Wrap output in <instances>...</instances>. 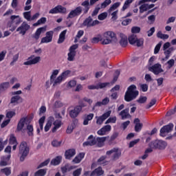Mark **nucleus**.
I'll list each match as a JSON object with an SVG mask.
<instances>
[{
    "label": "nucleus",
    "mask_w": 176,
    "mask_h": 176,
    "mask_svg": "<svg viewBox=\"0 0 176 176\" xmlns=\"http://www.w3.org/2000/svg\"><path fill=\"white\" fill-rule=\"evenodd\" d=\"M96 138H94V135H90L88 138L87 141L85 142L82 145L83 146H93L96 145Z\"/></svg>",
    "instance_id": "aec40b11"
},
{
    "label": "nucleus",
    "mask_w": 176,
    "mask_h": 176,
    "mask_svg": "<svg viewBox=\"0 0 176 176\" xmlns=\"http://www.w3.org/2000/svg\"><path fill=\"white\" fill-rule=\"evenodd\" d=\"M26 120H27V118H21L20 120V121L19 122V123L17 124L16 131H21L23 133L25 132V129H24V126L25 124Z\"/></svg>",
    "instance_id": "393cba45"
},
{
    "label": "nucleus",
    "mask_w": 176,
    "mask_h": 176,
    "mask_svg": "<svg viewBox=\"0 0 176 176\" xmlns=\"http://www.w3.org/2000/svg\"><path fill=\"white\" fill-rule=\"evenodd\" d=\"M46 23V17H42L37 21L36 23H34V27H38V25H41V24H45Z\"/></svg>",
    "instance_id": "49530a36"
},
{
    "label": "nucleus",
    "mask_w": 176,
    "mask_h": 176,
    "mask_svg": "<svg viewBox=\"0 0 176 176\" xmlns=\"http://www.w3.org/2000/svg\"><path fill=\"white\" fill-rule=\"evenodd\" d=\"M54 34V32L52 30L47 32L45 34V36L41 38V43H50V42L53 41Z\"/></svg>",
    "instance_id": "6ab92c4d"
},
{
    "label": "nucleus",
    "mask_w": 176,
    "mask_h": 176,
    "mask_svg": "<svg viewBox=\"0 0 176 176\" xmlns=\"http://www.w3.org/2000/svg\"><path fill=\"white\" fill-rule=\"evenodd\" d=\"M60 70L55 69L52 72V74L50 76V82L54 85V80H56V76L58 75Z\"/></svg>",
    "instance_id": "ea45409f"
},
{
    "label": "nucleus",
    "mask_w": 176,
    "mask_h": 176,
    "mask_svg": "<svg viewBox=\"0 0 176 176\" xmlns=\"http://www.w3.org/2000/svg\"><path fill=\"white\" fill-rule=\"evenodd\" d=\"M129 112V109H125L119 113V116H121L122 120H124L126 119H130V118H131V115H130Z\"/></svg>",
    "instance_id": "a878e982"
},
{
    "label": "nucleus",
    "mask_w": 176,
    "mask_h": 176,
    "mask_svg": "<svg viewBox=\"0 0 176 176\" xmlns=\"http://www.w3.org/2000/svg\"><path fill=\"white\" fill-rule=\"evenodd\" d=\"M107 86H109V82H99L98 84V89H104Z\"/></svg>",
    "instance_id": "0e129e2a"
},
{
    "label": "nucleus",
    "mask_w": 176,
    "mask_h": 176,
    "mask_svg": "<svg viewBox=\"0 0 176 176\" xmlns=\"http://www.w3.org/2000/svg\"><path fill=\"white\" fill-rule=\"evenodd\" d=\"M1 173H2V174H5L6 176H8L12 174V169H10V168H5L1 170Z\"/></svg>",
    "instance_id": "3c124183"
},
{
    "label": "nucleus",
    "mask_w": 176,
    "mask_h": 176,
    "mask_svg": "<svg viewBox=\"0 0 176 176\" xmlns=\"http://www.w3.org/2000/svg\"><path fill=\"white\" fill-rule=\"evenodd\" d=\"M19 153L21 155L20 157V161L24 162L25 157L28 156V153H30V148L27 145V142H22L19 146Z\"/></svg>",
    "instance_id": "39448f33"
},
{
    "label": "nucleus",
    "mask_w": 176,
    "mask_h": 176,
    "mask_svg": "<svg viewBox=\"0 0 176 176\" xmlns=\"http://www.w3.org/2000/svg\"><path fill=\"white\" fill-rule=\"evenodd\" d=\"M137 35L135 34H131L129 36L128 41L131 45H135V42H137Z\"/></svg>",
    "instance_id": "79ce46f5"
},
{
    "label": "nucleus",
    "mask_w": 176,
    "mask_h": 176,
    "mask_svg": "<svg viewBox=\"0 0 176 176\" xmlns=\"http://www.w3.org/2000/svg\"><path fill=\"white\" fill-rule=\"evenodd\" d=\"M162 47V42H160L154 49V54H157L160 52V48Z\"/></svg>",
    "instance_id": "052dcab7"
},
{
    "label": "nucleus",
    "mask_w": 176,
    "mask_h": 176,
    "mask_svg": "<svg viewBox=\"0 0 176 176\" xmlns=\"http://www.w3.org/2000/svg\"><path fill=\"white\" fill-rule=\"evenodd\" d=\"M135 43L138 47L142 46V45H144V38H137Z\"/></svg>",
    "instance_id": "680f3d73"
},
{
    "label": "nucleus",
    "mask_w": 176,
    "mask_h": 176,
    "mask_svg": "<svg viewBox=\"0 0 176 176\" xmlns=\"http://www.w3.org/2000/svg\"><path fill=\"white\" fill-rule=\"evenodd\" d=\"M96 2H97L96 0H90V1H89V0H85L81 3V6H84L85 8L83 10L84 14H86L87 12H89L90 10V6H93Z\"/></svg>",
    "instance_id": "a211bd4d"
},
{
    "label": "nucleus",
    "mask_w": 176,
    "mask_h": 176,
    "mask_svg": "<svg viewBox=\"0 0 176 176\" xmlns=\"http://www.w3.org/2000/svg\"><path fill=\"white\" fill-rule=\"evenodd\" d=\"M10 87V82H5L0 84V91H5V90H8Z\"/></svg>",
    "instance_id": "58836bf2"
},
{
    "label": "nucleus",
    "mask_w": 176,
    "mask_h": 176,
    "mask_svg": "<svg viewBox=\"0 0 176 176\" xmlns=\"http://www.w3.org/2000/svg\"><path fill=\"white\" fill-rule=\"evenodd\" d=\"M112 130L111 125H105L97 131L98 135H105L107 133H109Z\"/></svg>",
    "instance_id": "4be33fe9"
},
{
    "label": "nucleus",
    "mask_w": 176,
    "mask_h": 176,
    "mask_svg": "<svg viewBox=\"0 0 176 176\" xmlns=\"http://www.w3.org/2000/svg\"><path fill=\"white\" fill-rule=\"evenodd\" d=\"M74 168H75V166L66 164L61 168V171L63 174H65V173H68V171H71V170H74Z\"/></svg>",
    "instance_id": "4c0bfd02"
},
{
    "label": "nucleus",
    "mask_w": 176,
    "mask_h": 176,
    "mask_svg": "<svg viewBox=\"0 0 176 176\" xmlns=\"http://www.w3.org/2000/svg\"><path fill=\"white\" fill-rule=\"evenodd\" d=\"M85 157V153H80L75 158L72 160L73 163L78 164L82 162V159Z\"/></svg>",
    "instance_id": "473e14b6"
},
{
    "label": "nucleus",
    "mask_w": 176,
    "mask_h": 176,
    "mask_svg": "<svg viewBox=\"0 0 176 176\" xmlns=\"http://www.w3.org/2000/svg\"><path fill=\"white\" fill-rule=\"evenodd\" d=\"M111 113L112 111L111 110L107 111L106 113H103L102 116L96 118V124H99L100 126L104 123L106 119H108L109 117L111 116Z\"/></svg>",
    "instance_id": "2eb2a0df"
},
{
    "label": "nucleus",
    "mask_w": 176,
    "mask_h": 176,
    "mask_svg": "<svg viewBox=\"0 0 176 176\" xmlns=\"http://www.w3.org/2000/svg\"><path fill=\"white\" fill-rule=\"evenodd\" d=\"M100 42H102V45H109V43H112V42H118L116 34L112 31L104 32L100 38Z\"/></svg>",
    "instance_id": "f03ea898"
},
{
    "label": "nucleus",
    "mask_w": 176,
    "mask_h": 176,
    "mask_svg": "<svg viewBox=\"0 0 176 176\" xmlns=\"http://www.w3.org/2000/svg\"><path fill=\"white\" fill-rule=\"evenodd\" d=\"M54 116L56 120L53 122L54 126L52 129V133H56V131H57V130L61 127L62 124L61 119H63V117L61 115H60L59 113H55Z\"/></svg>",
    "instance_id": "1a4fd4ad"
},
{
    "label": "nucleus",
    "mask_w": 176,
    "mask_h": 176,
    "mask_svg": "<svg viewBox=\"0 0 176 176\" xmlns=\"http://www.w3.org/2000/svg\"><path fill=\"white\" fill-rule=\"evenodd\" d=\"M173 50H175L174 47H171L168 48L167 50L164 51V54L165 57L161 59V62L162 63H166V61H167V60H168V58L171 57V54L173 53Z\"/></svg>",
    "instance_id": "412c9836"
},
{
    "label": "nucleus",
    "mask_w": 176,
    "mask_h": 176,
    "mask_svg": "<svg viewBox=\"0 0 176 176\" xmlns=\"http://www.w3.org/2000/svg\"><path fill=\"white\" fill-rule=\"evenodd\" d=\"M15 144H17V140L14 137V135H11L10 137V144L14 145Z\"/></svg>",
    "instance_id": "13d9d810"
},
{
    "label": "nucleus",
    "mask_w": 176,
    "mask_h": 176,
    "mask_svg": "<svg viewBox=\"0 0 176 176\" xmlns=\"http://www.w3.org/2000/svg\"><path fill=\"white\" fill-rule=\"evenodd\" d=\"M14 115H16V112L13 111H10L6 113V118H8V119H12V118H13Z\"/></svg>",
    "instance_id": "69168bd1"
},
{
    "label": "nucleus",
    "mask_w": 176,
    "mask_h": 176,
    "mask_svg": "<svg viewBox=\"0 0 176 176\" xmlns=\"http://www.w3.org/2000/svg\"><path fill=\"white\" fill-rule=\"evenodd\" d=\"M111 3H112L111 0H104V1L101 3L100 8L101 9H105V8H107V6H109V5H111Z\"/></svg>",
    "instance_id": "8fccbe9b"
},
{
    "label": "nucleus",
    "mask_w": 176,
    "mask_h": 176,
    "mask_svg": "<svg viewBox=\"0 0 176 176\" xmlns=\"http://www.w3.org/2000/svg\"><path fill=\"white\" fill-rule=\"evenodd\" d=\"M41 62V56H35L32 55L28 58V60L23 63V65H35Z\"/></svg>",
    "instance_id": "ddd939ff"
},
{
    "label": "nucleus",
    "mask_w": 176,
    "mask_h": 176,
    "mask_svg": "<svg viewBox=\"0 0 176 176\" xmlns=\"http://www.w3.org/2000/svg\"><path fill=\"white\" fill-rule=\"evenodd\" d=\"M102 174H104V170H102V168L98 167L91 172L90 176H100L102 175Z\"/></svg>",
    "instance_id": "72a5a7b5"
},
{
    "label": "nucleus",
    "mask_w": 176,
    "mask_h": 176,
    "mask_svg": "<svg viewBox=\"0 0 176 176\" xmlns=\"http://www.w3.org/2000/svg\"><path fill=\"white\" fill-rule=\"evenodd\" d=\"M139 9H140V13H144V12H146V10H148V4L147 3L142 4Z\"/></svg>",
    "instance_id": "5fc2aeb1"
},
{
    "label": "nucleus",
    "mask_w": 176,
    "mask_h": 176,
    "mask_svg": "<svg viewBox=\"0 0 176 176\" xmlns=\"http://www.w3.org/2000/svg\"><path fill=\"white\" fill-rule=\"evenodd\" d=\"M107 156H111V155H113L111 156V160L113 162H116V160H119V158L122 156V149L115 147L112 149L107 151L106 152Z\"/></svg>",
    "instance_id": "20e7f679"
},
{
    "label": "nucleus",
    "mask_w": 176,
    "mask_h": 176,
    "mask_svg": "<svg viewBox=\"0 0 176 176\" xmlns=\"http://www.w3.org/2000/svg\"><path fill=\"white\" fill-rule=\"evenodd\" d=\"M141 31V28L138 26H133L131 28V32L132 34H138Z\"/></svg>",
    "instance_id": "bf43d9fd"
},
{
    "label": "nucleus",
    "mask_w": 176,
    "mask_h": 176,
    "mask_svg": "<svg viewBox=\"0 0 176 176\" xmlns=\"http://www.w3.org/2000/svg\"><path fill=\"white\" fill-rule=\"evenodd\" d=\"M82 8L81 6H78L74 10L70 11L68 14L67 19H74V17H78V16H80L82 14Z\"/></svg>",
    "instance_id": "4468645a"
},
{
    "label": "nucleus",
    "mask_w": 176,
    "mask_h": 176,
    "mask_svg": "<svg viewBox=\"0 0 176 176\" xmlns=\"http://www.w3.org/2000/svg\"><path fill=\"white\" fill-rule=\"evenodd\" d=\"M69 75H71V70H66L63 72L56 78L54 82V86H58V85H61V82H63V80H65Z\"/></svg>",
    "instance_id": "0eeeda50"
},
{
    "label": "nucleus",
    "mask_w": 176,
    "mask_h": 176,
    "mask_svg": "<svg viewBox=\"0 0 176 176\" xmlns=\"http://www.w3.org/2000/svg\"><path fill=\"white\" fill-rule=\"evenodd\" d=\"M53 122H54V117L50 116L49 118L48 122H47V124L44 128L45 133H47V131L49 130H50V128L52 127V124Z\"/></svg>",
    "instance_id": "2f4dec72"
},
{
    "label": "nucleus",
    "mask_w": 176,
    "mask_h": 176,
    "mask_svg": "<svg viewBox=\"0 0 176 176\" xmlns=\"http://www.w3.org/2000/svg\"><path fill=\"white\" fill-rule=\"evenodd\" d=\"M107 17H108V12H102L98 16V20H100L101 21H102V20H105Z\"/></svg>",
    "instance_id": "864d4df0"
},
{
    "label": "nucleus",
    "mask_w": 176,
    "mask_h": 176,
    "mask_svg": "<svg viewBox=\"0 0 176 176\" xmlns=\"http://www.w3.org/2000/svg\"><path fill=\"white\" fill-rule=\"evenodd\" d=\"M120 45H121L122 47H126L128 43L127 36L124 35L122 33H120Z\"/></svg>",
    "instance_id": "c85d7f7f"
},
{
    "label": "nucleus",
    "mask_w": 176,
    "mask_h": 176,
    "mask_svg": "<svg viewBox=\"0 0 176 176\" xmlns=\"http://www.w3.org/2000/svg\"><path fill=\"white\" fill-rule=\"evenodd\" d=\"M63 105L64 104H63V102H61V101L60 100H56L54 103V108H61V107H63Z\"/></svg>",
    "instance_id": "338daca9"
},
{
    "label": "nucleus",
    "mask_w": 176,
    "mask_h": 176,
    "mask_svg": "<svg viewBox=\"0 0 176 176\" xmlns=\"http://www.w3.org/2000/svg\"><path fill=\"white\" fill-rule=\"evenodd\" d=\"M157 36L160 38V39H168L169 38L168 34H164L162 32V31H159L157 33Z\"/></svg>",
    "instance_id": "09e8293b"
},
{
    "label": "nucleus",
    "mask_w": 176,
    "mask_h": 176,
    "mask_svg": "<svg viewBox=\"0 0 176 176\" xmlns=\"http://www.w3.org/2000/svg\"><path fill=\"white\" fill-rule=\"evenodd\" d=\"M62 159H63V157L57 156L56 157L52 160L50 164H52V166H58V164L61 163Z\"/></svg>",
    "instance_id": "e433bc0d"
},
{
    "label": "nucleus",
    "mask_w": 176,
    "mask_h": 176,
    "mask_svg": "<svg viewBox=\"0 0 176 176\" xmlns=\"http://www.w3.org/2000/svg\"><path fill=\"white\" fill-rule=\"evenodd\" d=\"M98 24H100L98 20L93 21V18H91V16H89L85 19L82 23L83 27H87V28H91V27L98 25Z\"/></svg>",
    "instance_id": "9d476101"
},
{
    "label": "nucleus",
    "mask_w": 176,
    "mask_h": 176,
    "mask_svg": "<svg viewBox=\"0 0 176 176\" xmlns=\"http://www.w3.org/2000/svg\"><path fill=\"white\" fill-rule=\"evenodd\" d=\"M105 159H107L106 155H103V156L100 157L98 160V163H99V164H107V163H108V162H106Z\"/></svg>",
    "instance_id": "6e6d98bb"
},
{
    "label": "nucleus",
    "mask_w": 176,
    "mask_h": 176,
    "mask_svg": "<svg viewBox=\"0 0 176 176\" xmlns=\"http://www.w3.org/2000/svg\"><path fill=\"white\" fill-rule=\"evenodd\" d=\"M156 101L157 100L155 98L151 100V101L149 102V104L146 106V109H149V108H152V107H153V105H155V104H156Z\"/></svg>",
    "instance_id": "e2e57ef3"
},
{
    "label": "nucleus",
    "mask_w": 176,
    "mask_h": 176,
    "mask_svg": "<svg viewBox=\"0 0 176 176\" xmlns=\"http://www.w3.org/2000/svg\"><path fill=\"white\" fill-rule=\"evenodd\" d=\"M134 1L135 0H126L122 8V12H124L126 9H129V8H130V5H131V3L134 2Z\"/></svg>",
    "instance_id": "a19ab883"
},
{
    "label": "nucleus",
    "mask_w": 176,
    "mask_h": 176,
    "mask_svg": "<svg viewBox=\"0 0 176 176\" xmlns=\"http://www.w3.org/2000/svg\"><path fill=\"white\" fill-rule=\"evenodd\" d=\"M23 16L27 21H32L31 11L25 12L23 13Z\"/></svg>",
    "instance_id": "de8ad7c7"
},
{
    "label": "nucleus",
    "mask_w": 176,
    "mask_h": 176,
    "mask_svg": "<svg viewBox=\"0 0 176 176\" xmlns=\"http://www.w3.org/2000/svg\"><path fill=\"white\" fill-rule=\"evenodd\" d=\"M10 154H9L7 157H2L0 166H8L9 164V160H10Z\"/></svg>",
    "instance_id": "c9c22d12"
},
{
    "label": "nucleus",
    "mask_w": 176,
    "mask_h": 176,
    "mask_svg": "<svg viewBox=\"0 0 176 176\" xmlns=\"http://www.w3.org/2000/svg\"><path fill=\"white\" fill-rule=\"evenodd\" d=\"M30 26L26 21H23L21 25L16 29V32L22 35H25V33L30 30Z\"/></svg>",
    "instance_id": "f3484780"
},
{
    "label": "nucleus",
    "mask_w": 176,
    "mask_h": 176,
    "mask_svg": "<svg viewBox=\"0 0 176 176\" xmlns=\"http://www.w3.org/2000/svg\"><path fill=\"white\" fill-rule=\"evenodd\" d=\"M74 155H76V151L74 148L67 150L65 153V159H71Z\"/></svg>",
    "instance_id": "7c9ffc66"
},
{
    "label": "nucleus",
    "mask_w": 176,
    "mask_h": 176,
    "mask_svg": "<svg viewBox=\"0 0 176 176\" xmlns=\"http://www.w3.org/2000/svg\"><path fill=\"white\" fill-rule=\"evenodd\" d=\"M50 14H57L60 13L62 14H65L67 13V8L61 5H58L55 8L51 9L49 11Z\"/></svg>",
    "instance_id": "9b49d317"
},
{
    "label": "nucleus",
    "mask_w": 176,
    "mask_h": 176,
    "mask_svg": "<svg viewBox=\"0 0 176 176\" xmlns=\"http://www.w3.org/2000/svg\"><path fill=\"white\" fill-rule=\"evenodd\" d=\"M138 94H140V92L137 90V86L131 85L125 93L124 100L126 102H130V101L135 100L138 97Z\"/></svg>",
    "instance_id": "f257e3e1"
},
{
    "label": "nucleus",
    "mask_w": 176,
    "mask_h": 176,
    "mask_svg": "<svg viewBox=\"0 0 176 176\" xmlns=\"http://www.w3.org/2000/svg\"><path fill=\"white\" fill-rule=\"evenodd\" d=\"M173 129H174V124L172 123L164 126L160 129L161 137H166L168 133H171V131H173Z\"/></svg>",
    "instance_id": "f8f14e48"
},
{
    "label": "nucleus",
    "mask_w": 176,
    "mask_h": 176,
    "mask_svg": "<svg viewBox=\"0 0 176 176\" xmlns=\"http://www.w3.org/2000/svg\"><path fill=\"white\" fill-rule=\"evenodd\" d=\"M96 141L97 146L101 148L103 145H104L105 141H107V137H98L96 138Z\"/></svg>",
    "instance_id": "c756f323"
},
{
    "label": "nucleus",
    "mask_w": 176,
    "mask_h": 176,
    "mask_svg": "<svg viewBox=\"0 0 176 176\" xmlns=\"http://www.w3.org/2000/svg\"><path fill=\"white\" fill-rule=\"evenodd\" d=\"M116 120H117L116 116L110 117L105 122V124H108L109 123H116Z\"/></svg>",
    "instance_id": "4d7b16f0"
},
{
    "label": "nucleus",
    "mask_w": 176,
    "mask_h": 176,
    "mask_svg": "<svg viewBox=\"0 0 176 176\" xmlns=\"http://www.w3.org/2000/svg\"><path fill=\"white\" fill-rule=\"evenodd\" d=\"M20 102H23V98L19 95L14 96L10 99V104L13 105H18Z\"/></svg>",
    "instance_id": "bb28decb"
},
{
    "label": "nucleus",
    "mask_w": 176,
    "mask_h": 176,
    "mask_svg": "<svg viewBox=\"0 0 176 176\" xmlns=\"http://www.w3.org/2000/svg\"><path fill=\"white\" fill-rule=\"evenodd\" d=\"M119 6H120V2H116L108 10V13L109 16H111V20L113 21L118 20V13L119 11L118 10H116V9H118Z\"/></svg>",
    "instance_id": "423d86ee"
},
{
    "label": "nucleus",
    "mask_w": 176,
    "mask_h": 176,
    "mask_svg": "<svg viewBox=\"0 0 176 176\" xmlns=\"http://www.w3.org/2000/svg\"><path fill=\"white\" fill-rule=\"evenodd\" d=\"M46 175L45 169H40L34 173V176H44Z\"/></svg>",
    "instance_id": "603ef678"
},
{
    "label": "nucleus",
    "mask_w": 176,
    "mask_h": 176,
    "mask_svg": "<svg viewBox=\"0 0 176 176\" xmlns=\"http://www.w3.org/2000/svg\"><path fill=\"white\" fill-rule=\"evenodd\" d=\"M67 60L68 61H74L75 59V56H76V52H70L67 54Z\"/></svg>",
    "instance_id": "a18cd8bd"
},
{
    "label": "nucleus",
    "mask_w": 176,
    "mask_h": 176,
    "mask_svg": "<svg viewBox=\"0 0 176 176\" xmlns=\"http://www.w3.org/2000/svg\"><path fill=\"white\" fill-rule=\"evenodd\" d=\"M150 148H155V149H165L167 146V142L163 140H155L149 144Z\"/></svg>",
    "instance_id": "6e6552de"
},
{
    "label": "nucleus",
    "mask_w": 176,
    "mask_h": 176,
    "mask_svg": "<svg viewBox=\"0 0 176 176\" xmlns=\"http://www.w3.org/2000/svg\"><path fill=\"white\" fill-rule=\"evenodd\" d=\"M82 111V107L80 106H76L74 107L73 110H71L69 111V116L70 118H72L73 119H75L80 113V111Z\"/></svg>",
    "instance_id": "5701e85b"
},
{
    "label": "nucleus",
    "mask_w": 176,
    "mask_h": 176,
    "mask_svg": "<svg viewBox=\"0 0 176 176\" xmlns=\"http://www.w3.org/2000/svg\"><path fill=\"white\" fill-rule=\"evenodd\" d=\"M45 31H46V28H45V27L38 28L36 30V31L35 32V33L32 36V38L35 39V41H38V39H39V38H41V34L43 32H45Z\"/></svg>",
    "instance_id": "b1692460"
},
{
    "label": "nucleus",
    "mask_w": 176,
    "mask_h": 176,
    "mask_svg": "<svg viewBox=\"0 0 176 176\" xmlns=\"http://www.w3.org/2000/svg\"><path fill=\"white\" fill-rule=\"evenodd\" d=\"M82 174V168H79L73 172V176H80Z\"/></svg>",
    "instance_id": "774afa93"
},
{
    "label": "nucleus",
    "mask_w": 176,
    "mask_h": 176,
    "mask_svg": "<svg viewBox=\"0 0 176 176\" xmlns=\"http://www.w3.org/2000/svg\"><path fill=\"white\" fill-rule=\"evenodd\" d=\"M23 22L19 15H12L10 19L7 21V27L10 29V31H14L17 28V25Z\"/></svg>",
    "instance_id": "7ed1b4c3"
},
{
    "label": "nucleus",
    "mask_w": 176,
    "mask_h": 176,
    "mask_svg": "<svg viewBox=\"0 0 176 176\" xmlns=\"http://www.w3.org/2000/svg\"><path fill=\"white\" fill-rule=\"evenodd\" d=\"M65 35H67V30H63L59 34V38L58 39L57 43H63L65 41Z\"/></svg>",
    "instance_id": "f704fd0d"
},
{
    "label": "nucleus",
    "mask_w": 176,
    "mask_h": 176,
    "mask_svg": "<svg viewBox=\"0 0 176 176\" xmlns=\"http://www.w3.org/2000/svg\"><path fill=\"white\" fill-rule=\"evenodd\" d=\"M28 135L30 137H32L34 135V126L32 124L27 125Z\"/></svg>",
    "instance_id": "c03bdc74"
},
{
    "label": "nucleus",
    "mask_w": 176,
    "mask_h": 176,
    "mask_svg": "<svg viewBox=\"0 0 176 176\" xmlns=\"http://www.w3.org/2000/svg\"><path fill=\"white\" fill-rule=\"evenodd\" d=\"M175 64V60L171 58L166 63L165 65H167L166 68L168 69H171V68L174 67Z\"/></svg>",
    "instance_id": "37998d69"
},
{
    "label": "nucleus",
    "mask_w": 176,
    "mask_h": 176,
    "mask_svg": "<svg viewBox=\"0 0 176 176\" xmlns=\"http://www.w3.org/2000/svg\"><path fill=\"white\" fill-rule=\"evenodd\" d=\"M133 123L135 124V131L136 133H140L141 130H142V123H141V120H140L139 118H135L133 121Z\"/></svg>",
    "instance_id": "cd10ccee"
},
{
    "label": "nucleus",
    "mask_w": 176,
    "mask_h": 176,
    "mask_svg": "<svg viewBox=\"0 0 176 176\" xmlns=\"http://www.w3.org/2000/svg\"><path fill=\"white\" fill-rule=\"evenodd\" d=\"M149 71L151 72H153L154 75H159V74H162V72H164V70L162 69V65L160 63H157L153 65V66L149 67Z\"/></svg>",
    "instance_id": "dca6fc26"
}]
</instances>
